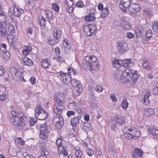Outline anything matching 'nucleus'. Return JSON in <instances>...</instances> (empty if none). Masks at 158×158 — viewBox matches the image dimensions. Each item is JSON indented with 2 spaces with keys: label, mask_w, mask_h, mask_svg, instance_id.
I'll use <instances>...</instances> for the list:
<instances>
[{
  "label": "nucleus",
  "mask_w": 158,
  "mask_h": 158,
  "mask_svg": "<svg viewBox=\"0 0 158 158\" xmlns=\"http://www.w3.org/2000/svg\"><path fill=\"white\" fill-rule=\"evenodd\" d=\"M22 60L24 64L27 66H32L33 64L32 61L27 57H23L22 58Z\"/></svg>",
  "instance_id": "29"
},
{
  "label": "nucleus",
  "mask_w": 158,
  "mask_h": 158,
  "mask_svg": "<svg viewBox=\"0 0 158 158\" xmlns=\"http://www.w3.org/2000/svg\"><path fill=\"white\" fill-rule=\"evenodd\" d=\"M148 63L146 60L143 61V66L147 70H149L150 69V66L148 65Z\"/></svg>",
  "instance_id": "54"
},
{
  "label": "nucleus",
  "mask_w": 158,
  "mask_h": 158,
  "mask_svg": "<svg viewBox=\"0 0 158 158\" xmlns=\"http://www.w3.org/2000/svg\"><path fill=\"white\" fill-rule=\"evenodd\" d=\"M52 34L53 38L59 41L61 35L60 29L58 28H55L53 30Z\"/></svg>",
  "instance_id": "18"
},
{
  "label": "nucleus",
  "mask_w": 158,
  "mask_h": 158,
  "mask_svg": "<svg viewBox=\"0 0 158 158\" xmlns=\"http://www.w3.org/2000/svg\"><path fill=\"white\" fill-rule=\"evenodd\" d=\"M76 6L77 7L82 8L84 6L83 2L81 1H79L76 4Z\"/></svg>",
  "instance_id": "59"
},
{
  "label": "nucleus",
  "mask_w": 158,
  "mask_h": 158,
  "mask_svg": "<svg viewBox=\"0 0 158 158\" xmlns=\"http://www.w3.org/2000/svg\"><path fill=\"white\" fill-rule=\"evenodd\" d=\"M152 28L154 31H158V23H154L152 25Z\"/></svg>",
  "instance_id": "60"
},
{
  "label": "nucleus",
  "mask_w": 158,
  "mask_h": 158,
  "mask_svg": "<svg viewBox=\"0 0 158 158\" xmlns=\"http://www.w3.org/2000/svg\"><path fill=\"white\" fill-rule=\"evenodd\" d=\"M85 150L87 155L90 156H91L94 154V151L90 148H87Z\"/></svg>",
  "instance_id": "48"
},
{
  "label": "nucleus",
  "mask_w": 158,
  "mask_h": 158,
  "mask_svg": "<svg viewBox=\"0 0 158 158\" xmlns=\"http://www.w3.org/2000/svg\"><path fill=\"white\" fill-rule=\"evenodd\" d=\"M56 60L60 63L65 62V60L64 58L62 56H61L60 55L57 56Z\"/></svg>",
  "instance_id": "53"
},
{
  "label": "nucleus",
  "mask_w": 158,
  "mask_h": 158,
  "mask_svg": "<svg viewBox=\"0 0 158 158\" xmlns=\"http://www.w3.org/2000/svg\"><path fill=\"white\" fill-rule=\"evenodd\" d=\"M133 129L132 130L131 133L132 135L133 139H138L140 135V132L137 130L135 128H133Z\"/></svg>",
  "instance_id": "26"
},
{
  "label": "nucleus",
  "mask_w": 158,
  "mask_h": 158,
  "mask_svg": "<svg viewBox=\"0 0 158 158\" xmlns=\"http://www.w3.org/2000/svg\"><path fill=\"white\" fill-rule=\"evenodd\" d=\"M125 136L128 139H133L132 135L131 133H124Z\"/></svg>",
  "instance_id": "61"
},
{
  "label": "nucleus",
  "mask_w": 158,
  "mask_h": 158,
  "mask_svg": "<svg viewBox=\"0 0 158 158\" xmlns=\"http://www.w3.org/2000/svg\"><path fill=\"white\" fill-rule=\"evenodd\" d=\"M141 8L140 5L136 3L131 4L128 8L129 12L131 14H135L140 11Z\"/></svg>",
  "instance_id": "11"
},
{
  "label": "nucleus",
  "mask_w": 158,
  "mask_h": 158,
  "mask_svg": "<svg viewBox=\"0 0 158 158\" xmlns=\"http://www.w3.org/2000/svg\"><path fill=\"white\" fill-rule=\"evenodd\" d=\"M152 31L149 30L147 33H145V36L147 39L150 38L152 36Z\"/></svg>",
  "instance_id": "63"
},
{
  "label": "nucleus",
  "mask_w": 158,
  "mask_h": 158,
  "mask_svg": "<svg viewBox=\"0 0 158 158\" xmlns=\"http://www.w3.org/2000/svg\"><path fill=\"white\" fill-rule=\"evenodd\" d=\"M128 105L126 99L125 98L123 99L121 104L122 108L124 109H126Z\"/></svg>",
  "instance_id": "50"
},
{
  "label": "nucleus",
  "mask_w": 158,
  "mask_h": 158,
  "mask_svg": "<svg viewBox=\"0 0 158 158\" xmlns=\"http://www.w3.org/2000/svg\"><path fill=\"white\" fill-rule=\"evenodd\" d=\"M133 128L135 127L130 126L125 127L123 128V131L124 133H131L132 130L133 129Z\"/></svg>",
  "instance_id": "44"
},
{
  "label": "nucleus",
  "mask_w": 158,
  "mask_h": 158,
  "mask_svg": "<svg viewBox=\"0 0 158 158\" xmlns=\"http://www.w3.org/2000/svg\"><path fill=\"white\" fill-rule=\"evenodd\" d=\"M68 74L70 76L71 75H75L77 73L76 70L74 69L73 67H71L68 69Z\"/></svg>",
  "instance_id": "49"
},
{
  "label": "nucleus",
  "mask_w": 158,
  "mask_h": 158,
  "mask_svg": "<svg viewBox=\"0 0 158 158\" xmlns=\"http://www.w3.org/2000/svg\"><path fill=\"white\" fill-rule=\"evenodd\" d=\"M123 76L122 77V78H123L124 80H123V79H121V82L122 83H125L128 82L129 80V78H130V75L131 73L132 74V72L131 69L130 68H127L125 70L123 71Z\"/></svg>",
  "instance_id": "10"
},
{
  "label": "nucleus",
  "mask_w": 158,
  "mask_h": 158,
  "mask_svg": "<svg viewBox=\"0 0 158 158\" xmlns=\"http://www.w3.org/2000/svg\"><path fill=\"white\" fill-rule=\"evenodd\" d=\"M74 148L75 153L73 158H82V153L80 147L78 146H76Z\"/></svg>",
  "instance_id": "21"
},
{
  "label": "nucleus",
  "mask_w": 158,
  "mask_h": 158,
  "mask_svg": "<svg viewBox=\"0 0 158 158\" xmlns=\"http://www.w3.org/2000/svg\"><path fill=\"white\" fill-rule=\"evenodd\" d=\"M7 40L9 43L10 44V46H12L13 45V41H14V37L12 35H8L7 36Z\"/></svg>",
  "instance_id": "51"
},
{
  "label": "nucleus",
  "mask_w": 158,
  "mask_h": 158,
  "mask_svg": "<svg viewBox=\"0 0 158 158\" xmlns=\"http://www.w3.org/2000/svg\"><path fill=\"white\" fill-rule=\"evenodd\" d=\"M120 19L121 25L123 28L125 29H129L130 28V25L124 20L123 18H120Z\"/></svg>",
  "instance_id": "27"
},
{
  "label": "nucleus",
  "mask_w": 158,
  "mask_h": 158,
  "mask_svg": "<svg viewBox=\"0 0 158 158\" xmlns=\"http://www.w3.org/2000/svg\"><path fill=\"white\" fill-rule=\"evenodd\" d=\"M117 121L115 119L112 120L111 122H109V124L110 128L113 130L115 131L116 127V125L118 124Z\"/></svg>",
  "instance_id": "35"
},
{
  "label": "nucleus",
  "mask_w": 158,
  "mask_h": 158,
  "mask_svg": "<svg viewBox=\"0 0 158 158\" xmlns=\"http://www.w3.org/2000/svg\"><path fill=\"white\" fill-rule=\"evenodd\" d=\"M95 11V10L94 9H90L88 15L85 17L84 20L86 21L89 22L94 21L95 19L94 14Z\"/></svg>",
  "instance_id": "14"
},
{
  "label": "nucleus",
  "mask_w": 158,
  "mask_h": 158,
  "mask_svg": "<svg viewBox=\"0 0 158 158\" xmlns=\"http://www.w3.org/2000/svg\"><path fill=\"white\" fill-rule=\"evenodd\" d=\"M11 114L12 117L10 118V122L12 125L16 126L18 129H21L28 123V119L23 113L12 111Z\"/></svg>",
  "instance_id": "2"
},
{
  "label": "nucleus",
  "mask_w": 158,
  "mask_h": 158,
  "mask_svg": "<svg viewBox=\"0 0 158 158\" xmlns=\"http://www.w3.org/2000/svg\"><path fill=\"white\" fill-rule=\"evenodd\" d=\"M97 27L94 24L85 25L83 27V31L87 36H90L94 35L96 33Z\"/></svg>",
  "instance_id": "6"
},
{
  "label": "nucleus",
  "mask_w": 158,
  "mask_h": 158,
  "mask_svg": "<svg viewBox=\"0 0 158 158\" xmlns=\"http://www.w3.org/2000/svg\"><path fill=\"white\" fill-rule=\"evenodd\" d=\"M122 62L121 61H119L118 59H116L113 61L112 65L114 67L117 68L121 65Z\"/></svg>",
  "instance_id": "37"
},
{
  "label": "nucleus",
  "mask_w": 158,
  "mask_h": 158,
  "mask_svg": "<svg viewBox=\"0 0 158 158\" xmlns=\"http://www.w3.org/2000/svg\"><path fill=\"white\" fill-rule=\"evenodd\" d=\"M3 52V56L5 60H8L10 57V54L9 52L7 51L3 50L2 51Z\"/></svg>",
  "instance_id": "45"
},
{
  "label": "nucleus",
  "mask_w": 158,
  "mask_h": 158,
  "mask_svg": "<svg viewBox=\"0 0 158 158\" xmlns=\"http://www.w3.org/2000/svg\"><path fill=\"white\" fill-rule=\"evenodd\" d=\"M55 99L56 102L53 107V110L58 116L55 117L53 120V123L56 128L60 129L64 124L63 118L60 115L62 113V110L64 109L63 104L64 103V99L60 94H55Z\"/></svg>",
  "instance_id": "1"
},
{
  "label": "nucleus",
  "mask_w": 158,
  "mask_h": 158,
  "mask_svg": "<svg viewBox=\"0 0 158 158\" xmlns=\"http://www.w3.org/2000/svg\"><path fill=\"white\" fill-rule=\"evenodd\" d=\"M59 42V41H57V40L53 38V39L48 40V43L49 44L53 45L55 44H56Z\"/></svg>",
  "instance_id": "55"
},
{
  "label": "nucleus",
  "mask_w": 158,
  "mask_h": 158,
  "mask_svg": "<svg viewBox=\"0 0 158 158\" xmlns=\"http://www.w3.org/2000/svg\"><path fill=\"white\" fill-rule=\"evenodd\" d=\"M109 14V11L107 8L103 9L101 12V16L103 18L107 16Z\"/></svg>",
  "instance_id": "34"
},
{
  "label": "nucleus",
  "mask_w": 158,
  "mask_h": 158,
  "mask_svg": "<svg viewBox=\"0 0 158 158\" xmlns=\"http://www.w3.org/2000/svg\"><path fill=\"white\" fill-rule=\"evenodd\" d=\"M73 4V0H64L62 8L69 13H71L73 10V8L72 6Z\"/></svg>",
  "instance_id": "8"
},
{
  "label": "nucleus",
  "mask_w": 158,
  "mask_h": 158,
  "mask_svg": "<svg viewBox=\"0 0 158 158\" xmlns=\"http://www.w3.org/2000/svg\"><path fill=\"white\" fill-rule=\"evenodd\" d=\"M63 46L62 47V50L66 53H69L71 48V45L70 41L67 39H65L63 42Z\"/></svg>",
  "instance_id": "13"
},
{
  "label": "nucleus",
  "mask_w": 158,
  "mask_h": 158,
  "mask_svg": "<svg viewBox=\"0 0 158 158\" xmlns=\"http://www.w3.org/2000/svg\"><path fill=\"white\" fill-rule=\"evenodd\" d=\"M0 22L4 23H6L7 22L6 16L4 13H1V12H0Z\"/></svg>",
  "instance_id": "39"
},
{
  "label": "nucleus",
  "mask_w": 158,
  "mask_h": 158,
  "mask_svg": "<svg viewBox=\"0 0 158 158\" xmlns=\"http://www.w3.org/2000/svg\"><path fill=\"white\" fill-rule=\"evenodd\" d=\"M55 52L57 56L60 55L61 54L60 50L58 47H56L55 48Z\"/></svg>",
  "instance_id": "64"
},
{
  "label": "nucleus",
  "mask_w": 158,
  "mask_h": 158,
  "mask_svg": "<svg viewBox=\"0 0 158 158\" xmlns=\"http://www.w3.org/2000/svg\"><path fill=\"white\" fill-rule=\"evenodd\" d=\"M35 116L38 119L43 120L48 117V113L40 107H37L35 110Z\"/></svg>",
  "instance_id": "7"
},
{
  "label": "nucleus",
  "mask_w": 158,
  "mask_h": 158,
  "mask_svg": "<svg viewBox=\"0 0 158 158\" xmlns=\"http://www.w3.org/2000/svg\"><path fill=\"white\" fill-rule=\"evenodd\" d=\"M8 31L11 34H14L15 33L14 27L12 25H10L9 27Z\"/></svg>",
  "instance_id": "56"
},
{
  "label": "nucleus",
  "mask_w": 158,
  "mask_h": 158,
  "mask_svg": "<svg viewBox=\"0 0 158 158\" xmlns=\"http://www.w3.org/2000/svg\"><path fill=\"white\" fill-rule=\"evenodd\" d=\"M46 22L45 19L44 17H41L40 19L39 18L38 23L41 26H44L45 25Z\"/></svg>",
  "instance_id": "43"
},
{
  "label": "nucleus",
  "mask_w": 158,
  "mask_h": 158,
  "mask_svg": "<svg viewBox=\"0 0 158 158\" xmlns=\"http://www.w3.org/2000/svg\"><path fill=\"white\" fill-rule=\"evenodd\" d=\"M118 50L120 53L126 52L129 50L128 44L126 42H122L118 45Z\"/></svg>",
  "instance_id": "17"
},
{
  "label": "nucleus",
  "mask_w": 158,
  "mask_h": 158,
  "mask_svg": "<svg viewBox=\"0 0 158 158\" xmlns=\"http://www.w3.org/2000/svg\"><path fill=\"white\" fill-rule=\"evenodd\" d=\"M120 19L121 25L123 28L125 29H129L130 28V25L124 20L123 18H120Z\"/></svg>",
  "instance_id": "28"
},
{
  "label": "nucleus",
  "mask_w": 158,
  "mask_h": 158,
  "mask_svg": "<svg viewBox=\"0 0 158 158\" xmlns=\"http://www.w3.org/2000/svg\"><path fill=\"white\" fill-rule=\"evenodd\" d=\"M154 113V110L152 108H146L145 109L144 114L146 117H148L152 115Z\"/></svg>",
  "instance_id": "30"
},
{
  "label": "nucleus",
  "mask_w": 158,
  "mask_h": 158,
  "mask_svg": "<svg viewBox=\"0 0 158 158\" xmlns=\"http://www.w3.org/2000/svg\"><path fill=\"white\" fill-rule=\"evenodd\" d=\"M131 0H122L120 2L119 6L123 11L126 13L127 12V8L130 5Z\"/></svg>",
  "instance_id": "12"
},
{
  "label": "nucleus",
  "mask_w": 158,
  "mask_h": 158,
  "mask_svg": "<svg viewBox=\"0 0 158 158\" xmlns=\"http://www.w3.org/2000/svg\"><path fill=\"white\" fill-rule=\"evenodd\" d=\"M8 97L7 92L6 88L0 85V100H5Z\"/></svg>",
  "instance_id": "16"
},
{
  "label": "nucleus",
  "mask_w": 158,
  "mask_h": 158,
  "mask_svg": "<svg viewBox=\"0 0 158 158\" xmlns=\"http://www.w3.org/2000/svg\"><path fill=\"white\" fill-rule=\"evenodd\" d=\"M52 8L56 11H58L59 9V6L56 3H54L52 6Z\"/></svg>",
  "instance_id": "57"
},
{
  "label": "nucleus",
  "mask_w": 158,
  "mask_h": 158,
  "mask_svg": "<svg viewBox=\"0 0 158 158\" xmlns=\"http://www.w3.org/2000/svg\"><path fill=\"white\" fill-rule=\"evenodd\" d=\"M71 83L72 86L76 88V95L79 96L81 93L82 90V86L80 84V81L74 79L71 80Z\"/></svg>",
  "instance_id": "9"
},
{
  "label": "nucleus",
  "mask_w": 158,
  "mask_h": 158,
  "mask_svg": "<svg viewBox=\"0 0 158 158\" xmlns=\"http://www.w3.org/2000/svg\"><path fill=\"white\" fill-rule=\"evenodd\" d=\"M150 93L147 92L146 93V94L144 95L143 98L142 100V101L145 105H148L149 104V101L148 98L150 97Z\"/></svg>",
  "instance_id": "33"
},
{
  "label": "nucleus",
  "mask_w": 158,
  "mask_h": 158,
  "mask_svg": "<svg viewBox=\"0 0 158 158\" xmlns=\"http://www.w3.org/2000/svg\"><path fill=\"white\" fill-rule=\"evenodd\" d=\"M31 48L30 46H27L25 49L23 50V53L24 55H27L31 51Z\"/></svg>",
  "instance_id": "40"
},
{
  "label": "nucleus",
  "mask_w": 158,
  "mask_h": 158,
  "mask_svg": "<svg viewBox=\"0 0 158 158\" xmlns=\"http://www.w3.org/2000/svg\"><path fill=\"white\" fill-rule=\"evenodd\" d=\"M23 75V73L22 71L18 70L15 74V77H14L13 78L16 80H20L21 81H25Z\"/></svg>",
  "instance_id": "23"
},
{
  "label": "nucleus",
  "mask_w": 158,
  "mask_h": 158,
  "mask_svg": "<svg viewBox=\"0 0 158 158\" xmlns=\"http://www.w3.org/2000/svg\"><path fill=\"white\" fill-rule=\"evenodd\" d=\"M110 97L113 102H115L117 101V99L114 94H110Z\"/></svg>",
  "instance_id": "62"
},
{
  "label": "nucleus",
  "mask_w": 158,
  "mask_h": 158,
  "mask_svg": "<svg viewBox=\"0 0 158 158\" xmlns=\"http://www.w3.org/2000/svg\"><path fill=\"white\" fill-rule=\"evenodd\" d=\"M42 66L44 68H49V66H51V64L49 61L46 59L43 60L41 63Z\"/></svg>",
  "instance_id": "36"
},
{
  "label": "nucleus",
  "mask_w": 158,
  "mask_h": 158,
  "mask_svg": "<svg viewBox=\"0 0 158 158\" xmlns=\"http://www.w3.org/2000/svg\"><path fill=\"white\" fill-rule=\"evenodd\" d=\"M135 31L138 36H140L141 35L143 31V28L141 26H138L135 28Z\"/></svg>",
  "instance_id": "42"
},
{
  "label": "nucleus",
  "mask_w": 158,
  "mask_h": 158,
  "mask_svg": "<svg viewBox=\"0 0 158 158\" xmlns=\"http://www.w3.org/2000/svg\"><path fill=\"white\" fill-rule=\"evenodd\" d=\"M48 154V152L47 151L44 149H42L40 156L38 158H47Z\"/></svg>",
  "instance_id": "38"
},
{
  "label": "nucleus",
  "mask_w": 158,
  "mask_h": 158,
  "mask_svg": "<svg viewBox=\"0 0 158 158\" xmlns=\"http://www.w3.org/2000/svg\"><path fill=\"white\" fill-rule=\"evenodd\" d=\"M135 155L138 156L139 157H142L143 154L142 151L140 149L136 148L135 151Z\"/></svg>",
  "instance_id": "46"
},
{
  "label": "nucleus",
  "mask_w": 158,
  "mask_h": 158,
  "mask_svg": "<svg viewBox=\"0 0 158 158\" xmlns=\"http://www.w3.org/2000/svg\"><path fill=\"white\" fill-rule=\"evenodd\" d=\"M103 89V86L102 85H98L95 87L94 90L98 93H99L102 91Z\"/></svg>",
  "instance_id": "52"
},
{
  "label": "nucleus",
  "mask_w": 158,
  "mask_h": 158,
  "mask_svg": "<svg viewBox=\"0 0 158 158\" xmlns=\"http://www.w3.org/2000/svg\"><path fill=\"white\" fill-rule=\"evenodd\" d=\"M131 75L132 76L131 77V78H129V80L128 81L134 84L137 81L138 77V75L137 73L135 72H134L133 73H132Z\"/></svg>",
  "instance_id": "25"
},
{
  "label": "nucleus",
  "mask_w": 158,
  "mask_h": 158,
  "mask_svg": "<svg viewBox=\"0 0 158 158\" xmlns=\"http://www.w3.org/2000/svg\"><path fill=\"white\" fill-rule=\"evenodd\" d=\"M27 6L28 9L30 10H33L35 6V4L32 1L29 0L27 2Z\"/></svg>",
  "instance_id": "41"
},
{
  "label": "nucleus",
  "mask_w": 158,
  "mask_h": 158,
  "mask_svg": "<svg viewBox=\"0 0 158 158\" xmlns=\"http://www.w3.org/2000/svg\"><path fill=\"white\" fill-rule=\"evenodd\" d=\"M40 138L42 139H45L47 137L51 131V127L47 123H44L40 125Z\"/></svg>",
  "instance_id": "4"
},
{
  "label": "nucleus",
  "mask_w": 158,
  "mask_h": 158,
  "mask_svg": "<svg viewBox=\"0 0 158 158\" xmlns=\"http://www.w3.org/2000/svg\"><path fill=\"white\" fill-rule=\"evenodd\" d=\"M148 129L154 138H158V130L152 127H149Z\"/></svg>",
  "instance_id": "24"
},
{
  "label": "nucleus",
  "mask_w": 158,
  "mask_h": 158,
  "mask_svg": "<svg viewBox=\"0 0 158 158\" xmlns=\"http://www.w3.org/2000/svg\"><path fill=\"white\" fill-rule=\"evenodd\" d=\"M89 87L91 89L93 88L94 86V81L92 79H90L88 82Z\"/></svg>",
  "instance_id": "58"
},
{
  "label": "nucleus",
  "mask_w": 158,
  "mask_h": 158,
  "mask_svg": "<svg viewBox=\"0 0 158 158\" xmlns=\"http://www.w3.org/2000/svg\"><path fill=\"white\" fill-rule=\"evenodd\" d=\"M81 118L79 116L75 117L72 118L71 120V125L73 127L76 128L77 125L79 123Z\"/></svg>",
  "instance_id": "22"
},
{
  "label": "nucleus",
  "mask_w": 158,
  "mask_h": 158,
  "mask_svg": "<svg viewBox=\"0 0 158 158\" xmlns=\"http://www.w3.org/2000/svg\"><path fill=\"white\" fill-rule=\"evenodd\" d=\"M7 35V32L3 25L0 23V35L2 36L5 37Z\"/></svg>",
  "instance_id": "32"
},
{
  "label": "nucleus",
  "mask_w": 158,
  "mask_h": 158,
  "mask_svg": "<svg viewBox=\"0 0 158 158\" xmlns=\"http://www.w3.org/2000/svg\"><path fill=\"white\" fill-rule=\"evenodd\" d=\"M85 60L82 63V66L83 69H92V67L94 66V64L91 63V62H95L97 58L95 56H87L85 57Z\"/></svg>",
  "instance_id": "5"
},
{
  "label": "nucleus",
  "mask_w": 158,
  "mask_h": 158,
  "mask_svg": "<svg viewBox=\"0 0 158 158\" xmlns=\"http://www.w3.org/2000/svg\"><path fill=\"white\" fill-rule=\"evenodd\" d=\"M13 14L17 17H19L21 14L24 12V10L21 8H19L17 6H15L13 10Z\"/></svg>",
  "instance_id": "19"
},
{
  "label": "nucleus",
  "mask_w": 158,
  "mask_h": 158,
  "mask_svg": "<svg viewBox=\"0 0 158 158\" xmlns=\"http://www.w3.org/2000/svg\"><path fill=\"white\" fill-rule=\"evenodd\" d=\"M59 75L61 79L63 80L64 83L66 85L70 83L71 81V77L67 73H61Z\"/></svg>",
  "instance_id": "15"
},
{
  "label": "nucleus",
  "mask_w": 158,
  "mask_h": 158,
  "mask_svg": "<svg viewBox=\"0 0 158 158\" xmlns=\"http://www.w3.org/2000/svg\"><path fill=\"white\" fill-rule=\"evenodd\" d=\"M56 144L57 147V150L59 153L67 156L68 154L66 148L68 145L67 142L64 140L59 139L56 141Z\"/></svg>",
  "instance_id": "3"
},
{
  "label": "nucleus",
  "mask_w": 158,
  "mask_h": 158,
  "mask_svg": "<svg viewBox=\"0 0 158 158\" xmlns=\"http://www.w3.org/2000/svg\"><path fill=\"white\" fill-rule=\"evenodd\" d=\"M18 70L15 67H11L10 69V71L11 76L13 77H15V74Z\"/></svg>",
  "instance_id": "47"
},
{
  "label": "nucleus",
  "mask_w": 158,
  "mask_h": 158,
  "mask_svg": "<svg viewBox=\"0 0 158 158\" xmlns=\"http://www.w3.org/2000/svg\"><path fill=\"white\" fill-rule=\"evenodd\" d=\"M115 119L118 122V124L120 125L124 124L125 122V118L123 116H118Z\"/></svg>",
  "instance_id": "31"
},
{
  "label": "nucleus",
  "mask_w": 158,
  "mask_h": 158,
  "mask_svg": "<svg viewBox=\"0 0 158 158\" xmlns=\"http://www.w3.org/2000/svg\"><path fill=\"white\" fill-rule=\"evenodd\" d=\"M123 71L120 69H117L115 71L114 74V77L115 79H116L117 80H119L121 82V79H123V80H124L123 78H122V76H123Z\"/></svg>",
  "instance_id": "20"
}]
</instances>
